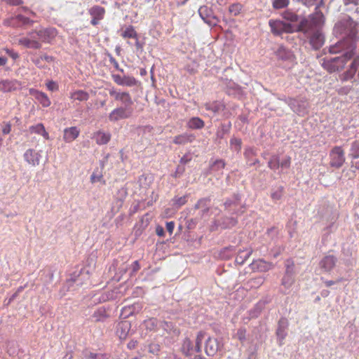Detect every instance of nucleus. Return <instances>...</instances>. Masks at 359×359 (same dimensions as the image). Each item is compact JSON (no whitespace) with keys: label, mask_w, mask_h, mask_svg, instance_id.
<instances>
[{"label":"nucleus","mask_w":359,"mask_h":359,"mask_svg":"<svg viewBox=\"0 0 359 359\" xmlns=\"http://www.w3.org/2000/svg\"><path fill=\"white\" fill-rule=\"evenodd\" d=\"M57 31L54 27H41L27 33L25 36L20 37L18 44L27 49L39 50L43 43H50L56 37Z\"/></svg>","instance_id":"f257e3e1"},{"label":"nucleus","mask_w":359,"mask_h":359,"mask_svg":"<svg viewBox=\"0 0 359 359\" xmlns=\"http://www.w3.org/2000/svg\"><path fill=\"white\" fill-rule=\"evenodd\" d=\"M324 16L321 12H316L311 15L309 19H303L300 21L297 29L299 32L304 34H309L310 30L320 29V27L323 24Z\"/></svg>","instance_id":"f03ea898"},{"label":"nucleus","mask_w":359,"mask_h":359,"mask_svg":"<svg viewBox=\"0 0 359 359\" xmlns=\"http://www.w3.org/2000/svg\"><path fill=\"white\" fill-rule=\"evenodd\" d=\"M330 166L334 168H340L345 163V151L341 146H334L329 154Z\"/></svg>","instance_id":"7ed1b4c3"},{"label":"nucleus","mask_w":359,"mask_h":359,"mask_svg":"<svg viewBox=\"0 0 359 359\" xmlns=\"http://www.w3.org/2000/svg\"><path fill=\"white\" fill-rule=\"evenodd\" d=\"M34 20H30L29 18L25 17L21 14L11 16L6 18L3 21V25L6 27H11L13 28L22 27L26 25H32Z\"/></svg>","instance_id":"20e7f679"},{"label":"nucleus","mask_w":359,"mask_h":359,"mask_svg":"<svg viewBox=\"0 0 359 359\" xmlns=\"http://www.w3.org/2000/svg\"><path fill=\"white\" fill-rule=\"evenodd\" d=\"M133 113V107H119L113 109L109 114L108 118L110 122H117L122 119H127L131 117Z\"/></svg>","instance_id":"39448f33"},{"label":"nucleus","mask_w":359,"mask_h":359,"mask_svg":"<svg viewBox=\"0 0 359 359\" xmlns=\"http://www.w3.org/2000/svg\"><path fill=\"white\" fill-rule=\"evenodd\" d=\"M269 25L271 32L274 35H280L283 33H292L294 32V27L291 24L279 20H270Z\"/></svg>","instance_id":"423d86ee"},{"label":"nucleus","mask_w":359,"mask_h":359,"mask_svg":"<svg viewBox=\"0 0 359 359\" xmlns=\"http://www.w3.org/2000/svg\"><path fill=\"white\" fill-rule=\"evenodd\" d=\"M223 344L217 338L208 337L205 342V353L208 356H214L222 350Z\"/></svg>","instance_id":"0eeeda50"},{"label":"nucleus","mask_w":359,"mask_h":359,"mask_svg":"<svg viewBox=\"0 0 359 359\" xmlns=\"http://www.w3.org/2000/svg\"><path fill=\"white\" fill-rule=\"evenodd\" d=\"M109 93L110 96L114 98L115 100L121 102L124 107H132L133 101L129 93L120 92L116 90L115 88H111L109 90Z\"/></svg>","instance_id":"6e6552de"},{"label":"nucleus","mask_w":359,"mask_h":359,"mask_svg":"<svg viewBox=\"0 0 359 359\" xmlns=\"http://www.w3.org/2000/svg\"><path fill=\"white\" fill-rule=\"evenodd\" d=\"M89 15L91 16L90 24L93 26L97 25L101 20L104 18L106 10L104 7L98 5H95L90 7L88 11Z\"/></svg>","instance_id":"1a4fd4ad"},{"label":"nucleus","mask_w":359,"mask_h":359,"mask_svg":"<svg viewBox=\"0 0 359 359\" xmlns=\"http://www.w3.org/2000/svg\"><path fill=\"white\" fill-rule=\"evenodd\" d=\"M307 34L309 38V43L314 49L318 50L323 46L324 36L320 29L310 30V32Z\"/></svg>","instance_id":"9d476101"},{"label":"nucleus","mask_w":359,"mask_h":359,"mask_svg":"<svg viewBox=\"0 0 359 359\" xmlns=\"http://www.w3.org/2000/svg\"><path fill=\"white\" fill-rule=\"evenodd\" d=\"M345 62V58L342 57H334L327 60L324 62V67L328 69L329 72H336L341 68Z\"/></svg>","instance_id":"9b49d317"},{"label":"nucleus","mask_w":359,"mask_h":359,"mask_svg":"<svg viewBox=\"0 0 359 359\" xmlns=\"http://www.w3.org/2000/svg\"><path fill=\"white\" fill-rule=\"evenodd\" d=\"M337 259L334 255H326L320 262L319 265L325 272L331 271L335 266Z\"/></svg>","instance_id":"f8f14e48"},{"label":"nucleus","mask_w":359,"mask_h":359,"mask_svg":"<svg viewBox=\"0 0 359 359\" xmlns=\"http://www.w3.org/2000/svg\"><path fill=\"white\" fill-rule=\"evenodd\" d=\"M130 329L131 325L129 321H121L117 325L116 332L121 340H124L128 336Z\"/></svg>","instance_id":"ddd939ff"},{"label":"nucleus","mask_w":359,"mask_h":359,"mask_svg":"<svg viewBox=\"0 0 359 359\" xmlns=\"http://www.w3.org/2000/svg\"><path fill=\"white\" fill-rule=\"evenodd\" d=\"M80 134V130L76 126L65 128L63 131V140L66 143H71L75 140Z\"/></svg>","instance_id":"4468645a"},{"label":"nucleus","mask_w":359,"mask_h":359,"mask_svg":"<svg viewBox=\"0 0 359 359\" xmlns=\"http://www.w3.org/2000/svg\"><path fill=\"white\" fill-rule=\"evenodd\" d=\"M20 86V82L15 79H5L0 81V90L8 93L17 90Z\"/></svg>","instance_id":"2eb2a0df"},{"label":"nucleus","mask_w":359,"mask_h":359,"mask_svg":"<svg viewBox=\"0 0 359 359\" xmlns=\"http://www.w3.org/2000/svg\"><path fill=\"white\" fill-rule=\"evenodd\" d=\"M40 156L39 153L32 149H27L24 154L25 160L34 166L39 165Z\"/></svg>","instance_id":"dca6fc26"},{"label":"nucleus","mask_w":359,"mask_h":359,"mask_svg":"<svg viewBox=\"0 0 359 359\" xmlns=\"http://www.w3.org/2000/svg\"><path fill=\"white\" fill-rule=\"evenodd\" d=\"M111 137V136L109 133H105L102 130H98L93 135V138L99 145L107 144L110 141Z\"/></svg>","instance_id":"f3484780"},{"label":"nucleus","mask_w":359,"mask_h":359,"mask_svg":"<svg viewBox=\"0 0 359 359\" xmlns=\"http://www.w3.org/2000/svg\"><path fill=\"white\" fill-rule=\"evenodd\" d=\"M30 93L34 95L35 98L43 107H48L50 105L51 102L46 93L35 90H30Z\"/></svg>","instance_id":"a211bd4d"},{"label":"nucleus","mask_w":359,"mask_h":359,"mask_svg":"<svg viewBox=\"0 0 359 359\" xmlns=\"http://www.w3.org/2000/svg\"><path fill=\"white\" fill-rule=\"evenodd\" d=\"M90 97L89 93L83 90H76L70 93L69 98L73 101L85 102Z\"/></svg>","instance_id":"6ab92c4d"},{"label":"nucleus","mask_w":359,"mask_h":359,"mask_svg":"<svg viewBox=\"0 0 359 359\" xmlns=\"http://www.w3.org/2000/svg\"><path fill=\"white\" fill-rule=\"evenodd\" d=\"M29 131L31 133H35V134L40 135L43 136V138L46 140L50 139L49 134L46 130V128H45L43 124H42V123H38L34 126H30L29 128Z\"/></svg>","instance_id":"aec40b11"},{"label":"nucleus","mask_w":359,"mask_h":359,"mask_svg":"<svg viewBox=\"0 0 359 359\" xmlns=\"http://www.w3.org/2000/svg\"><path fill=\"white\" fill-rule=\"evenodd\" d=\"M121 36L123 39H135L137 44H138L137 33L132 25L127 26L125 29H122Z\"/></svg>","instance_id":"412c9836"},{"label":"nucleus","mask_w":359,"mask_h":359,"mask_svg":"<svg viewBox=\"0 0 359 359\" xmlns=\"http://www.w3.org/2000/svg\"><path fill=\"white\" fill-rule=\"evenodd\" d=\"M194 137V135L187 133L178 135L174 137L173 143L175 144H185L193 142Z\"/></svg>","instance_id":"4be33fe9"},{"label":"nucleus","mask_w":359,"mask_h":359,"mask_svg":"<svg viewBox=\"0 0 359 359\" xmlns=\"http://www.w3.org/2000/svg\"><path fill=\"white\" fill-rule=\"evenodd\" d=\"M287 327V321L285 319H281L278 323V327L276 331V334L278 337L280 339V344H282L283 341L285 339L287 333L285 330Z\"/></svg>","instance_id":"5701e85b"},{"label":"nucleus","mask_w":359,"mask_h":359,"mask_svg":"<svg viewBox=\"0 0 359 359\" xmlns=\"http://www.w3.org/2000/svg\"><path fill=\"white\" fill-rule=\"evenodd\" d=\"M204 126V121L198 117H193L187 122V127L191 129H201Z\"/></svg>","instance_id":"b1692460"},{"label":"nucleus","mask_w":359,"mask_h":359,"mask_svg":"<svg viewBox=\"0 0 359 359\" xmlns=\"http://www.w3.org/2000/svg\"><path fill=\"white\" fill-rule=\"evenodd\" d=\"M205 332L203 331H200L197 333L194 346V350L196 352L200 353L201 351L202 343L205 338Z\"/></svg>","instance_id":"393cba45"},{"label":"nucleus","mask_w":359,"mask_h":359,"mask_svg":"<svg viewBox=\"0 0 359 359\" xmlns=\"http://www.w3.org/2000/svg\"><path fill=\"white\" fill-rule=\"evenodd\" d=\"M349 156L353 159L359 158V141L355 140L351 143Z\"/></svg>","instance_id":"a878e982"},{"label":"nucleus","mask_w":359,"mask_h":359,"mask_svg":"<svg viewBox=\"0 0 359 359\" xmlns=\"http://www.w3.org/2000/svg\"><path fill=\"white\" fill-rule=\"evenodd\" d=\"M268 167L273 170H276L280 168V158L278 155H272L268 162Z\"/></svg>","instance_id":"bb28decb"},{"label":"nucleus","mask_w":359,"mask_h":359,"mask_svg":"<svg viewBox=\"0 0 359 359\" xmlns=\"http://www.w3.org/2000/svg\"><path fill=\"white\" fill-rule=\"evenodd\" d=\"M294 283V278L292 275L289 271V266L287 265L286 273L283 276L282 280V284L285 287H290Z\"/></svg>","instance_id":"cd10ccee"},{"label":"nucleus","mask_w":359,"mask_h":359,"mask_svg":"<svg viewBox=\"0 0 359 359\" xmlns=\"http://www.w3.org/2000/svg\"><path fill=\"white\" fill-rule=\"evenodd\" d=\"M210 201V200L208 198H201V199L198 200L197 203L195 205V208L196 209L203 208L204 212H208L209 210L208 205H209Z\"/></svg>","instance_id":"c85d7f7f"},{"label":"nucleus","mask_w":359,"mask_h":359,"mask_svg":"<svg viewBox=\"0 0 359 359\" xmlns=\"http://www.w3.org/2000/svg\"><path fill=\"white\" fill-rule=\"evenodd\" d=\"M283 18L290 22H296L299 21V16L294 12L286 11L283 13Z\"/></svg>","instance_id":"c756f323"},{"label":"nucleus","mask_w":359,"mask_h":359,"mask_svg":"<svg viewBox=\"0 0 359 359\" xmlns=\"http://www.w3.org/2000/svg\"><path fill=\"white\" fill-rule=\"evenodd\" d=\"M182 351L187 355H189L191 354V351L193 349L192 342L190 339L186 338L184 339L182 347Z\"/></svg>","instance_id":"7c9ffc66"},{"label":"nucleus","mask_w":359,"mask_h":359,"mask_svg":"<svg viewBox=\"0 0 359 359\" xmlns=\"http://www.w3.org/2000/svg\"><path fill=\"white\" fill-rule=\"evenodd\" d=\"M243 9V6L239 4H233L229 8V11L234 16L239 15Z\"/></svg>","instance_id":"2f4dec72"},{"label":"nucleus","mask_w":359,"mask_h":359,"mask_svg":"<svg viewBox=\"0 0 359 359\" xmlns=\"http://www.w3.org/2000/svg\"><path fill=\"white\" fill-rule=\"evenodd\" d=\"M246 329L245 327H240L237 330L236 333L233 336L234 338L238 339L241 343L244 342L246 339Z\"/></svg>","instance_id":"473e14b6"},{"label":"nucleus","mask_w":359,"mask_h":359,"mask_svg":"<svg viewBox=\"0 0 359 359\" xmlns=\"http://www.w3.org/2000/svg\"><path fill=\"white\" fill-rule=\"evenodd\" d=\"M146 328L149 330H155L158 326V320L154 318H151L144 321Z\"/></svg>","instance_id":"72a5a7b5"},{"label":"nucleus","mask_w":359,"mask_h":359,"mask_svg":"<svg viewBox=\"0 0 359 359\" xmlns=\"http://www.w3.org/2000/svg\"><path fill=\"white\" fill-rule=\"evenodd\" d=\"M137 83V81L136 79L133 76H124L123 80V84L122 86H136Z\"/></svg>","instance_id":"f704fd0d"},{"label":"nucleus","mask_w":359,"mask_h":359,"mask_svg":"<svg viewBox=\"0 0 359 359\" xmlns=\"http://www.w3.org/2000/svg\"><path fill=\"white\" fill-rule=\"evenodd\" d=\"M254 265H257V268L259 269L261 271H266L271 268L272 264L270 263H268L263 259H259L256 262L253 264Z\"/></svg>","instance_id":"c9c22d12"},{"label":"nucleus","mask_w":359,"mask_h":359,"mask_svg":"<svg viewBox=\"0 0 359 359\" xmlns=\"http://www.w3.org/2000/svg\"><path fill=\"white\" fill-rule=\"evenodd\" d=\"M290 3V0H273V7L275 9H281L287 7Z\"/></svg>","instance_id":"e433bc0d"},{"label":"nucleus","mask_w":359,"mask_h":359,"mask_svg":"<svg viewBox=\"0 0 359 359\" xmlns=\"http://www.w3.org/2000/svg\"><path fill=\"white\" fill-rule=\"evenodd\" d=\"M231 147L237 151H239L241 149L242 141L240 138L233 137L230 140Z\"/></svg>","instance_id":"4c0bfd02"},{"label":"nucleus","mask_w":359,"mask_h":359,"mask_svg":"<svg viewBox=\"0 0 359 359\" xmlns=\"http://www.w3.org/2000/svg\"><path fill=\"white\" fill-rule=\"evenodd\" d=\"M1 127L2 134L6 135H8L11 133V128H12V125H11V122L3 121L1 123Z\"/></svg>","instance_id":"58836bf2"},{"label":"nucleus","mask_w":359,"mask_h":359,"mask_svg":"<svg viewBox=\"0 0 359 359\" xmlns=\"http://www.w3.org/2000/svg\"><path fill=\"white\" fill-rule=\"evenodd\" d=\"M208 12V8L206 6L201 7L198 10V13L201 18L204 20V22L210 24V22L209 20V17L207 14H205Z\"/></svg>","instance_id":"ea45409f"},{"label":"nucleus","mask_w":359,"mask_h":359,"mask_svg":"<svg viewBox=\"0 0 359 359\" xmlns=\"http://www.w3.org/2000/svg\"><path fill=\"white\" fill-rule=\"evenodd\" d=\"M291 161H292V159H291V157L287 156H285L283 159H282L281 161H280V168H290V165H291Z\"/></svg>","instance_id":"a19ab883"},{"label":"nucleus","mask_w":359,"mask_h":359,"mask_svg":"<svg viewBox=\"0 0 359 359\" xmlns=\"http://www.w3.org/2000/svg\"><path fill=\"white\" fill-rule=\"evenodd\" d=\"M205 108L207 110H211L214 112H217L221 109L222 105L217 102L212 103V104H206Z\"/></svg>","instance_id":"79ce46f5"},{"label":"nucleus","mask_w":359,"mask_h":359,"mask_svg":"<svg viewBox=\"0 0 359 359\" xmlns=\"http://www.w3.org/2000/svg\"><path fill=\"white\" fill-rule=\"evenodd\" d=\"M0 1L13 6H21L24 3L23 0H0Z\"/></svg>","instance_id":"37998d69"},{"label":"nucleus","mask_w":359,"mask_h":359,"mask_svg":"<svg viewBox=\"0 0 359 359\" xmlns=\"http://www.w3.org/2000/svg\"><path fill=\"white\" fill-rule=\"evenodd\" d=\"M174 205H177V208L184 205L187 203V197L185 196L179 198H175L173 200Z\"/></svg>","instance_id":"c03bdc74"},{"label":"nucleus","mask_w":359,"mask_h":359,"mask_svg":"<svg viewBox=\"0 0 359 359\" xmlns=\"http://www.w3.org/2000/svg\"><path fill=\"white\" fill-rule=\"evenodd\" d=\"M47 88L50 91H56L58 90V85L54 81H49L46 83Z\"/></svg>","instance_id":"a18cd8bd"},{"label":"nucleus","mask_w":359,"mask_h":359,"mask_svg":"<svg viewBox=\"0 0 359 359\" xmlns=\"http://www.w3.org/2000/svg\"><path fill=\"white\" fill-rule=\"evenodd\" d=\"M161 327L163 330H165L167 332H170L174 328V325L170 322L163 321L161 323Z\"/></svg>","instance_id":"49530a36"},{"label":"nucleus","mask_w":359,"mask_h":359,"mask_svg":"<svg viewBox=\"0 0 359 359\" xmlns=\"http://www.w3.org/2000/svg\"><path fill=\"white\" fill-rule=\"evenodd\" d=\"M41 59H43V61H46V62H48L49 64L53 63L55 61V57H53L52 55H49L46 53L41 55Z\"/></svg>","instance_id":"de8ad7c7"},{"label":"nucleus","mask_w":359,"mask_h":359,"mask_svg":"<svg viewBox=\"0 0 359 359\" xmlns=\"http://www.w3.org/2000/svg\"><path fill=\"white\" fill-rule=\"evenodd\" d=\"M282 194H283V188H280L278 190L271 193V197L273 200H279L282 197Z\"/></svg>","instance_id":"09e8293b"},{"label":"nucleus","mask_w":359,"mask_h":359,"mask_svg":"<svg viewBox=\"0 0 359 359\" xmlns=\"http://www.w3.org/2000/svg\"><path fill=\"white\" fill-rule=\"evenodd\" d=\"M4 51L13 60H17L19 57V54L13 50L5 48Z\"/></svg>","instance_id":"8fccbe9b"},{"label":"nucleus","mask_w":359,"mask_h":359,"mask_svg":"<svg viewBox=\"0 0 359 359\" xmlns=\"http://www.w3.org/2000/svg\"><path fill=\"white\" fill-rule=\"evenodd\" d=\"M43 59H41V55L37 58L32 60L34 64L39 69H44L45 66L42 64Z\"/></svg>","instance_id":"3c124183"},{"label":"nucleus","mask_w":359,"mask_h":359,"mask_svg":"<svg viewBox=\"0 0 359 359\" xmlns=\"http://www.w3.org/2000/svg\"><path fill=\"white\" fill-rule=\"evenodd\" d=\"M160 351V346L157 344H151L149 345V351L151 353H158Z\"/></svg>","instance_id":"603ef678"},{"label":"nucleus","mask_w":359,"mask_h":359,"mask_svg":"<svg viewBox=\"0 0 359 359\" xmlns=\"http://www.w3.org/2000/svg\"><path fill=\"white\" fill-rule=\"evenodd\" d=\"M112 79L116 84L122 86L123 76L122 77L118 74H112Z\"/></svg>","instance_id":"864d4df0"},{"label":"nucleus","mask_w":359,"mask_h":359,"mask_svg":"<svg viewBox=\"0 0 359 359\" xmlns=\"http://www.w3.org/2000/svg\"><path fill=\"white\" fill-rule=\"evenodd\" d=\"M344 42H339L338 44L336 45V46L330 48V52L333 53H337V52L339 51L338 48L344 49Z\"/></svg>","instance_id":"5fc2aeb1"},{"label":"nucleus","mask_w":359,"mask_h":359,"mask_svg":"<svg viewBox=\"0 0 359 359\" xmlns=\"http://www.w3.org/2000/svg\"><path fill=\"white\" fill-rule=\"evenodd\" d=\"M102 179V175H97L95 174V172H93L92 174V175L90 176V182L92 183H95L97 182H100Z\"/></svg>","instance_id":"6e6d98bb"},{"label":"nucleus","mask_w":359,"mask_h":359,"mask_svg":"<svg viewBox=\"0 0 359 359\" xmlns=\"http://www.w3.org/2000/svg\"><path fill=\"white\" fill-rule=\"evenodd\" d=\"M175 228V222H169L166 223V229L170 233V234H172Z\"/></svg>","instance_id":"4d7b16f0"},{"label":"nucleus","mask_w":359,"mask_h":359,"mask_svg":"<svg viewBox=\"0 0 359 359\" xmlns=\"http://www.w3.org/2000/svg\"><path fill=\"white\" fill-rule=\"evenodd\" d=\"M214 166H217L218 168L223 169L225 166V163L223 160H217L214 163Z\"/></svg>","instance_id":"13d9d810"},{"label":"nucleus","mask_w":359,"mask_h":359,"mask_svg":"<svg viewBox=\"0 0 359 359\" xmlns=\"http://www.w3.org/2000/svg\"><path fill=\"white\" fill-rule=\"evenodd\" d=\"M137 345V341L136 340H130L128 344H127V347L128 349H134L136 348Z\"/></svg>","instance_id":"bf43d9fd"},{"label":"nucleus","mask_w":359,"mask_h":359,"mask_svg":"<svg viewBox=\"0 0 359 359\" xmlns=\"http://www.w3.org/2000/svg\"><path fill=\"white\" fill-rule=\"evenodd\" d=\"M110 62L114 65V67L117 69V70H119L121 72H123V69H121L119 67V65L118 63V62L114 58V57H111L110 58Z\"/></svg>","instance_id":"052dcab7"},{"label":"nucleus","mask_w":359,"mask_h":359,"mask_svg":"<svg viewBox=\"0 0 359 359\" xmlns=\"http://www.w3.org/2000/svg\"><path fill=\"white\" fill-rule=\"evenodd\" d=\"M156 234L159 236H164V229L162 226H158L156 229Z\"/></svg>","instance_id":"680f3d73"},{"label":"nucleus","mask_w":359,"mask_h":359,"mask_svg":"<svg viewBox=\"0 0 359 359\" xmlns=\"http://www.w3.org/2000/svg\"><path fill=\"white\" fill-rule=\"evenodd\" d=\"M132 266H133V272H137L140 269V263H139L138 261L134 262L133 265H132Z\"/></svg>","instance_id":"e2e57ef3"},{"label":"nucleus","mask_w":359,"mask_h":359,"mask_svg":"<svg viewBox=\"0 0 359 359\" xmlns=\"http://www.w3.org/2000/svg\"><path fill=\"white\" fill-rule=\"evenodd\" d=\"M98 355L94 353H90L87 356L86 359H97Z\"/></svg>","instance_id":"0e129e2a"},{"label":"nucleus","mask_w":359,"mask_h":359,"mask_svg":"<svg viewBox=\"0 0 359 359\" xmlns=\"http://www.w3.org/2000/svg\"><path fill=\"white\" fill-rule=\"evenodd\" d=\"M7 63V58L4 57H0V66H4Z\"/></svg>","instance_id":"69168bd1"},{"label":"nucleus","mask_w":359,"mask_h":359,"mask_svg":"<svg viewBox=\"0 0 359 359\" xmlns=\"http://www.w3.org/2000/svg\"><path fill=\"white\" fill-rule=\"evenodd\" d=\"M104 312L103 311L100 310V309H98L97 311H95L93 314V317L96 318V320L98 321V320H100L101 319L99 318H97V315L98 314H100L101 313Z\"/></svg>","instance_id":"338daca9"},{"label":"nucleus","mask_w":359,"mask_h":359,"mask_svg":"<svg viewBox=\"0 0 359 359\" xmlns=\"http://www.w3.org/2000/svg\"><path fill=\"white\" fill-rule=\"evenodd\" d=\"M334 281L332 280H327L325 282V284L327 287H330L331 285L334 284Z\"/></svg>","instance_id":"774afa93"}]
</instances>
